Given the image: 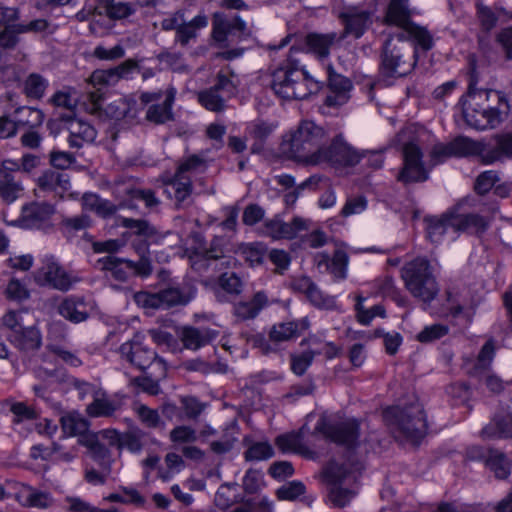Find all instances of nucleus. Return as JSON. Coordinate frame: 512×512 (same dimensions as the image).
Returning <instances> with one entry per match:
<instances>
[{
    "label": "nucleus",
    "instance_id": "f257e3e1",
    "mask_svg": "<svg viewBox=\"0 0 512 512\" xmlns=\"http://www.w3.org/2000/svg\"><path fill=\"white\" fill-rule=\"evenodd\" d=\"M294 51L296 49L292 46L289 58L273 72L271 88L283 99L304 100L317 93L322 84L298 66V62L292 58Z\"/></svg>",
    "mask_w": 512,
    "mask_h": 512
},
{
    "label": "nucleus",
    "instance_id": "f03ea898",
    "mask_svg": "<svg viewBox=\"0 0 512 512\" xmlns=\"http://www.w3.org/2000/svg\"><path fill=\"white\" fill-rule=\"evenodd\" d=\"M383 419L396 437L418 441L427 432L426 416L418 401L386 408L383 411Z\"/></svg>",
    "mask_w": 512,
    "mask_h": 512
},
{
    "label": "nucleus",
    "instance_id": "7ed1b4c3",
    "mask_svg": "<svg viewBox=\"0 0 512 512\" xmlns=\"http://www.w3.org/2000/svg\"><path fill=\"white\" fill-rule=\"evenodd\" d=\"M363 469L360 463L339 464L331 461L324 470L328 500L337 508L348 505L357 494V482Z\"/></svg>",
    "mask_w": 512,
    "mask_h": 512
},
{
    "label": "nucleus",
    "instance_id": "20e7f679",
    "mask_svg": "<svg viewBox=\"0 0 512 512\" xmlns=\"http://www.w3.org/2000/svg\"><path fill=\"white\" fill-rule=\"evenodd\" d=\"M417 60V50L412 43L385 41L380 54L379 75L391 84L395 79L409 75Z\"/></svg>",
    "mask_w": 512,
    "mask_h": 512
},
{
    "label": "nucleus",
    "instance_id": "39448f33",
    "mask_svg": "<svg viewBox=\"0 0 512 512\" xmlns=\"http://www.w3.org/2000/svg\"><path fill=\"white\" fill-rule=\"evenodd\" d=\"M326 133L324 129L316 125L313 121H302L297 129L293 131L288 139H285L281 145L284 153L290 157L314 164V156L319 150L323 149L322 143Z\"/></svg>",
    "mask_w": 512,
    "mask_h": 512
},
{
    "label": "nucleus",
    "instance_id": "423d86ee",
    "mask_svg": "<svg viewBox=\"0 0 512 512\" xmlns=\"http://www.w3.org/2000/svg\"><path fill=\"white\" fill-rule=\"evenodd\" d=\"M401 277L406 289L423 302H431L439 288L428 259L417 257L407 262L401 269Z\"/></svg>",
    "mask_w": 512,
    "mask_h": 512
},
{
    "label": "nucleus",
    "instance_id": "0eeeda50",
    "mask_svg": "<svg viewBox=\"0 0 512 512\" xmlns=\"http://www.w3.org/2000/svg\"><path fill=\"white\" fill-rule=\"evenodd\" d=\"M491 92L489 90L476 91L474 83L470 82L468 99L463 103V116L469 126L478 130H485L494 128L500 123V111L497 108L480 104V101L488 100Z\"/></svg>",
    "mask_w": 512,
    "mask_h": 512
},
{
    "label": "nucleus",
    "instance_id": "6e6552de",
    "mask_svg": "<svg viewBox=\"0 0 512 512\" xmlns=\"http://www.w3.org/2000/svg\"><path fill=\"white\" fill-rule=\"evenodd\" d=\"M196 295V288L191 285L168 286L156 293L140 291L134 294V301L146 309H170L186 306Z\"/></svg>",
    "mask_w": 512,
    "mask_h": 512
},
{
    "label": "nucleus",
    "instance_id": "1a4fd4ad",
    "mask_svg": "<svg viewBox=\"0 0 512 512\" xmlns=\"http://www.w3.org/2000/svg\"><path fill=\"white\" fill-rule=\"evenodd\" d=\"M239 85L240 80L236 73L230 69H222L217 73L213 86L198 92V102L209 111H223L226 101L238 93Z\"/></svg>",
    "mask_w": 512,
    "mask_h": 512
},
{
    "label": "nucleus",
    "instance_id": "9d476101",
    "mask_svg": "<svg viewBox=\"0 0 512 512\" xmlns=\"http://www.w3.org/2000/svg\"><path fill=\"white\" fill-rule=\"evenodd\" d=\"M144 341L145 336L142 333H135L131 340L120 346L121 357L142 371L154 363L160 370V377H164L166 375L164 360L158 357L157 353L150 349Z\"/></svg>",
    "mask_w": 512,
    "mask_h": 512
},
{
    "label": "nucleus",
    "instance_id": "9b49d317",
    "mask_svg": "<svg viewBox=\"0 0 512 512\" xmlns=\"http://www.w3.org/2000/svg\"><path fill=\"white\" fill-rule=\"evenodd\" d=\"M249 35L250 30L239 15L229 19L222 12L213 13L211 38L218 48H228L232 43L231 37L243 39Z\"/></svg>",
    "mask_w": 512,
    "mask_h": 512
},
{
    "label": "nucleus",
    "instance_id": "f8f14e48",
    "mask_svg": "<svg viewBox=\"0 0 512 512\" xmlns=\"http://www.w3.org/2000/svg\"><path fill=\"white\" fill-rule=\"evenodd\" d=\"M375 10L365 5H347L338 14V19L343 25L340 39L348 36L355 39L361 38L373 23Z\"/></svg>",
    "mask_w": 512,
    "mask_h": 512
},
{
    "label": "nucleus",
    "instance_id": "ddd939ff",
    "mask_svg": "<svg viewBox=\"0 0 512 512\" xmlns=\"http://www.w3.org/2000/svg\"><path fill=\"white\" fill-rule=\"evenodd\" d=\"M365 153L349 145L342 135H337L327 147L323 146L317 155L314 156V165L329 163L333 166L352 167L357 165Z\"/></svg>",
    "mask_w": 512,
    "mask_h": 512
},
{
    "label": "nucleus",
    "instance_id": "4468645a",
    "mask_svg": "<svg viewBox=\"0 0 512 512\" xmlns=\"http://www.w3.org/2000/svg\"><path fill=\"white\" fill-rule=\"evenodd\" d=\"M316 432L322 433L330 441L347 447L354 448L359 439V423L355 419H346L334 423L326 422L324 419L318 421Z\"/></svg>",
    "mask_w": 512,
    "mask_h": 512
},
{
    "label": "nucleus",
    "instance_id": "2eb2a0df",
    "mask_svg": "<svg viewBox=\"0 0 512 512\" xmlns=\"http://www.w3.org/2000/svg\"><path fill=\"white\" fill-rule=\"evenodd\" d=\"M37 283L61 292H67L79 278L66 271L53 257H47L34 277Z\"/></svg>",
    "mask_w": 512,
    "mask_h": 512
},
{
    "label": "nucleus",
    "instance_id": "dca6fc26",
    "mask_svg": "<svg viewBox=\"0 0 512 512\" xmlns=\"http://www.w3.org/2000/svg\"><path fill=\"white\" fill-rule=\"evenodd\" d=\"M423 153L413 142L403 146V167L397 175V180L405 185L424 182L428 179V171L422 160Z\"/></svg>",
    "mask_w": 512,
    "mask_h": 512
},
{
    "label": "nucleus",
    "instance_id": "f3484780",
    "mask_svg": "<svg viewBox=\"0 0 512 512\" xmlns=\"http://www.w3.org/2000/svg\"><path fill=\"white\" fill-rule=\"evenodd\" d=\"M23 314H28V309L9 311L3 317V323L12 333L11 343L21 352L27 354L32 349V328L26 325Z\"/></svg>",
    "mask_w": 512,
    "mask_h": 512
},
{
    "label": "nucleus",
    "instance_id": "a211bd4d",
    "mask_svg": "<svg viewBox=\"0 0 512 512\" xmlns=\"http://www.w3.org/2000/svg\"><path fill=\"white\" fill-rule=\"evenodd\" d=\"M95 267L104 274L106 279L120 283L128 282L133 276H138L134 261L114 255L99 258Z\"/></svg>",
    "mask_w": 512,
    "mask_h": 512
},
{
    "label": "nucleus",
    "instance_id": "6ab92c4d",
    "mask_svg": "<svg viewBox=\"0 0 512 512\" xmlns=\"http://www.w3.org/2000/svg\"><path fill=\"white\" fill-rule=\"evenodd\" d=\"M306 328V321L296 322H282L274 324L269 332V340L259 335L254 338L255 346L259 347L264 354L275 351V348L269 344V341L277 344L284 341H289L300 335L301 330Z\"/></svg>",
    "mask_w": 512,
    "mask_h": 512
},
{
    "label": "nucleus",
    "instance_id": "aec40b11",
    "mask_svg": "<svg viewBox=\"0 0 512 512\" xmlns=\"http://www.w3.org/2000/svg\"><path fill=\"white\" fill-rule=\"evenodd\" d=\"M136 71H139L138 62L134 59H127L115 67L95 70L90 76V82L94 86H114L120 80L132 79Z\"/></svg>",
    "mask_w": 512,
    "mask_h": 512
},
{
    "label": "nucleus",
    "instance_id": "412c9836",
    "mask_svg": "<svg viewBox=\"0 0 512 512\" xmlns=\"http://www.w3.org/2000/svg\"><path fill=\"white\" fill-rule=\"evenodd\" d=\"M20 168L17 162L5 160L0 164V197L8 204L14 202L23 194V186L15 179L14 171Z\"/></svg>",
    "mask_w": 512,
    "mask_h": 512
},
{
    "label": "nucleus",
    "instance_id": "4be33fe9",
    "mask_svg": "<svg viewBox=\"0 0 512 512\" xmlns=\"http://www.w3.org/2000/svg\"><path fill=\"white\" fill-rule=\"evenodd\" d=\"M349 257L342 249L335 250L332 257L327 253H317L314 264L321 273H330L335 280H343L347 276Z\"/></svg>",
    "mask_w": 512,
    "mask_h": 512
},
{
    "label": "nucleus",
    "instance_id": "5701e85b",
    "mask_svg": "<svg viewBox=\"0 0 512 512\" xmlns=\"http://www.w3.org/2000/svg\"><path fill=\"white\" fill-rule=\"evenodd\" d=\"M327 73L330 94L326 96L324 103L328 107L342 106L350 98L352 82L347 77L335 73L332 66H328Z\"/></svg>",
    "mask_w": 512,
    "mask_h": 512
},
{
    "label": "nucleus",
    "instance_id": "b1692460",
    "mask_svg": "<svg viewBox=\"0 0 512 512\" xmlns=\"http://www.w3.org/2000/svg\"><path fill=\"white\" fill-rule=\"evenodd\" d=\"M491 218L478 213L454 214L452 217V229L456 232H464L476 237H482L489 229Z\"/></svg>",
    "mask_w": 512,
    "mask_h": 512
},
{
    "label": "nucleus",
    "instance_id": "393cba45",
    "mask_svg": "<svg viewBox=\"0 0 512 512\" xmlns=\"http://www.w3.org/2000/svg\"><path fill=\"white\" fill-rule=\"evenodd\" d=\"M167 187L166 192H173V199L177 209L185 208L191 204L193 184L189 175H182L178 172L163 181Z\"/></svg>",
    "mask_w": 512,
    "mask_h": 512
},
{
    "label": "nucleus",
    "instance_id": "a878e982",
    "mask_svg": "<svg viewBox=\"0 0 512 512\" xmlns=\"http://www.w3.org/2000/svg\"><path fill=\"white\" fill-rule=\"evenodd\" d=\"M484 155V164L487 165L502 162L505 159H512V132L494 135L486 143Z\"/></svg>",
    "mask_w": 512,
    "mask_h": 512
},
{
    "label": "nucleus",
    "instance_id": "bb28decb",
    "mask_svg": "<svg viewBox=\"0 0 512 512\" xmlns=\"http://www.w3.org/2000/svg\"><path fill=\"white\" fill-rule=\"evenodd\" d=\"M177 335L184 348L196 351L211 343L217 337V332L206 327L183 326L178 329Z\"/></svg>",
    "mask_w": 512,
    "mask_h": 512
},
{
    "label": "nucleus",
    "instance_id": "cd10ccee",
    "mask_svg": "<svg viewBox=\"0 0 512 512\" xmlns=\"http://www.w3.org/2000/svg\"><path fill=\"white\" fill-rule=\"evenodd\" d=\"M294 288L306 295L309 302L321 309H333L336 306L335 298L324 294L310 277L304 276L294 282Z\"/></svg>",
    "mask_w": 512,
    "mask_h": 512
},
{
    "label": "nucleus",
    "instance_id": "c85d7f7f",
    "mask_svg": "<svg viewBox=\"0 0 512 512\" xmlns=\"http://www.w3.org/2000/svg\"><path fill=\"white\" fill-rule=\"evenodd\" d=\"M273 303L264 291H257L251 299L239 301L234 305V315L240 320H251Z\"/></svg>",
    "mask_w": 512,
    "mask_h": 512
},
{
    "label": "nucleus",
    "instance_id": "c756f323",
    "mask_svg": "<svg viewBox=\"0 0 512 512\" xmlns=\"http://www.w3.org/2000/svg\"><path fill=\"white\" fill-rule=\"evenodd\" d=\"M67 129L68 143L71 148H81L84 143L94 141L97 134L92 125L78 118H70L67 121Z\"/></svg>",
    "mask_w": 512,
    "mask_h": 512
},
{
    "label": "nucleus",
    "instance_id": "7c9ffc66",
    "mask_svg": "<svg viewBox=\"0 0 512 512\" xmlns=\"http://www.w3.org/2000/svg\"><path fill=\"white\" fill-rule=\"evenodd\" d=\"M176 97V89L169 87L165 91V99L162 104L150 105L146 111V119L155 124H164L173 120L172 106Z\"/></svg>",
    "mask_w": 512,
    "mask_h": 512
},
{
    "label": "nucleus",
    "instance_id": "2f4dec72",
    "mask_svg": "<svg viewBox=\"0 0 512 512\" xmlns=\"http://www.w3.org/2000/svg\"><path fill=\"white\" fill-rule=\"evenodd\" d=\"M207 26L208 17L205 14H198L189 21L184 18L175 34V42L186 47L191 41H196L199 31Z\"/></svg>",
    "mask_w": 512,
    "mask_h": 512
},
{
    "label": "nucleus",
    "instance_id": "473e14b6",
    "mask_svg": "<svg viewBox=\"0 0 512 512\" xmlns=\"http://www.w3.org/2000/svg\"><path fill=\"white\" fill-rule=\"evenodd\" d=\"M340 41H342L340 35L335 32L327 34L309 33L305 37V44L308 50L320 59L327 58L332 45Z\"/></svg>",
    "mask_w": 512,
    "mask_h": 512
},
{
    "label": "nucleus",
    "instance_id": "72a5a7b5",
    "mask_svg": "<svg viewBox=\"0 0 512 512\" xmlns=\"http://www.w3.org/2000/svg\"><path fill=\"white\" fill-rule=\"evenodd\" d=\"M384 23L405 30L412 25L414 22L411 21L408 0H390L385 13Z\"/></svg>",
    "mask_w": 512,
    "mask_h": 512
},
{
    "label": "nucleus",
    "instance_id": "f704fd0d",
    "mask_svg": "<svg viewBox=\"0 0 512 512\" xmlns=\"http://www.w3.org/2000/svg\"><path fill=\"white\" fill-rule=\"evenodd\" d=\"M58 313L72 323L84 322L89 313L85 301L81 298H65L58 306Z\"/></svg>",
    "mask_w": 512,
    "mask_h": 512
},
{
    "label": "nucleus",
    "instance_id": "c9c22d12",
    "mask_svg": "<svg viewBox=\"0 0 512 512\" xmlns=\"http://www.w3.org/2000/svg\"><path fill=\"white\" fill-rule=\"evenodd\" d=\"M55 203L34 201V229L49 233L54 230Z\"/></svg>",
    "mask_w": 512,
    "mask_h": 512
},
{
    "label": "nucleus",
    "instance_id": "e433bc0d",
    "mask_svg": "<svg viewBox=\"0 0 512 512\" xmlns=\"http://www.w3.org/2000/svg\"><path fill=\"white\" fill-rule=\"evenodd\" d=\"M482 435L487 438H512V413L497 414L483 428Z\"/></svg>",
    "mask_w": 512,
    "mask_h": 512
},
{
    "label": "nucleus",
    "instance_id": "4c0bfd02",
    "mask_svg": "<svg viewBox=\"0 0 512 512\" xmlns=\"http://www.w3.org/2000/svg\"><path fill=\"white\" fill-rule=\"evenodd\" d=\"M81 204L83 210L92 211L102 218L110 217L117 212L115 204L91 192L83 194Z\"/></svg>",
    "mask_w": 512,
    "mask_h": 512
},
{
    "label": "nucleus",
    "instance_id": "58836bf2",
    "mask_svg": "<svg viewBox=\"0 0 512 512\" xmlns=\"http://www.w3.org/2000/svg\"><path fill=\"white\" fill-rule=\"evenodd\" d=\"M450 143L455 157L479 156L484 163L486 142L474 141L468 137L459 136Z\"/></svg>",
    "mask_w": 512,
    "mask_h": 512
},
{
    "label": "nucleus",
    "instance_id": "ea45409f",
    "mask_svg": "<svg viewBox=\"0 0 512 512\" xmlns=\"http://www.w3.org/2000/svg\"><path fill=\"white\" fill-rule=\"evenodd\" d=\"M149 239H142L132 242V248L138 254L139 260L134 261L138 277L147 278L153 272L152 261L149 252Z\"/></svg>",
    "mask_w": 512,
    "mask_h": 512
},
{
    "label": "nucleus",
    "instance_id": "a19ab883",
    "mask_svg": "<svg viewBox=\"0 0 512 512\" xmlns=\"http://www.w3.org/2000/svg\"><path fill=\"white\" fill-rule=\"evenodd\" d=\"M499 480H505L511 473V461L506 454L498 449L490 451V457H488L485 465Z\"/></svg>",
    "mask_w": 512,
    "mask_h": 512
},
{
    "label": "nucleus",
    "instance_id": "79ce46f5",
    "mask_svg": "<svg viewBox=\"0 0 512 512\" xmlns=\"http://www.w3.org/2000/svg\"><path fill=\"white\" fill-rule=\"evenodd\" d=\"M452 217H454V213H446L441 217H425L427 235L432 242H439L448 228H452Z\"/></svg>",
    "mask_w": 512,
    "mask_h": 512
},
{
    "label": "nucleus",
    "instance_id": "37998d69",
    "mask_svg": "<svg viewBox=\"0 0 512 512\" xmlns=\"http://www.w3.org/2000/svg\"><path fill=\"white\" fill-rule=\"evenodd\" d=\"M302 430L279 435L275 443L278 448L283 451H292L303 456H309L312 452L302 443Z\"/></svg>",
    "mask_w": 512,
    "mask_h": 512
},
{
    "label": "nucleus",
    "instance_id": "c03bdc74",
    "mask_svg": "<svg viewBox=\"0 0 512 512\" xmlns=\"http://www.w3.org/2000/svg\"><path fill=\"white\" fill-rule=\"evenodd\" d=\"M120 226L130 229L134 235L145 239H157L159 232L149 221L145 219H133L122 217L119 220Z\"/></svg>",
    "mask_w": 512,
    "mask_h": 512
},
{
    "label": "nucleus",
    "instance_id": "a18cd8bd",
    "mask_svg": "<svg viewBox=\"0 0 512 512\" xmlns=\"http://www.w3.org/2000/svg\"><path fill=\"white\" fill-rule=\"evenodd\" d=\"M22 113H27L29 116L32 114V108L29 106L18 107L14 111V118L12 120L0 117V138L5 139L15 135L16 130L26 125L27 119L19 117Z\"/></svg>",
    "mask_w": 512,
    "mask_h": 512
},
{
    "label": "nucleus",
    "instance_id": "49530a36",
    "mask_svg": "<svg viewBox=\"0 0 512 512\" xmlns=\"http://www.w3.org/2000/svg\"><path fill=\"white\" fill-rule=\"evenodd\" d=\"M135 106V101L120 98L108 104L106 108V113L109 117L115 120H132L135 119L137 115Z\"/></svg>",
    "mask_w": 512,
    "mask_h": 512
},
{
    "label": "nucleus",
    "instance_id": "de8ad7c7",
    "mask_svg": "<svg viewBox=\"0 0 512 512\" xmlns=\"http://www.w3.org/2000/svg\"><path fill=\"white\" fill-rule=\"evenodd\" d=\"M118 409L116 402L110 400L104 393L101 396L95 395L92 403L86 408L88 416L97 417H110Z\"/></svg>",
    "mask_w": 512,
    "mask_h": 512
},
{
    "label": "nucleus",
    "instance_id": "09e8293b",
    "mask_svg": "<svg viewBox=\"0 0 512 512\" xmlns=\"http://www.w3.org/2000/svg\"><path fill=\"white\" fill-rule=\"evenodd\" d=\"M495 348L492 340H488L481 348L473 367L469 369L470 376H481L488 372L494 358Z\"/></svg>",
    "mask_w": 512,
    "mask_h": 512
},
{
    "label": "nucleus",
    "instance_id": "8fccbe9b",
    "mask_svg": "<svg viewBox=\"0 0 512 512\" xmlns=\"http://www.w3.org/2000/svg\"><path fill=\"white\" fill-rule=\"evenodd\" d=\"M60 422L64 433L70 436H79L89 430V422L77 412L62 416Z\"/></svg>",
    "mask_w": 512,
    "mask_h": 512
},
{
    "label": "nucleus",
    "instance_id": "3c124183",
    "mask_svg": "<svg viewBox=\"0 0 512 512\" xmlns=\"http://www.w3.org/2000/svg\"><path fill=\"white\" fill-rule=\"evenodd\" d=\"M29 283L30 278L27 276L23 279L13 276L7 284L5 290L6 297L16 302L28 299L30 296Z\"/></svg>",
    "mask_w": 512,
    "mask_h": 512
},
{
    "label": "nucleus",
    "instance_id": "603ef678",
    "mask_svg": "<svg viewBox=\"0 0 512 512\" xmlns=\"http://www.w3.org/2000/svg\"><path fill=\"white\" fill-rule=\"evenodd\" d=\"M274 128L272 123L263 120H256L250 125L249 133L257 141L251 147L252 152L262 149L263 142L273 133Z\"/></svg>",
    "mask_w": 512,
    "mask_h": 512
},
{
    "label": "nucleus",
    "instance_id": "864d4df0",
    "mask_svg": "<svg viewBox=\"0 0 512 512\" xmlns=\"http://www.w3.org/2000/svg\"><path fill=\"white\" fill-rule=\"evenodd\" d=\"M32 30V22L27 25H6L0 27V47L13 48L17 41V34Z\"/></svg>",
    "mask_w": 512,
    "mask_h": 512
},
{
    "label": "nucleus",
    "instance_id": "5fc2aeb1",
    "mask_svg": "<svg viewBox=\"0 0 512 512\" xmlns=\"http://www.w3.org/2000/svg\"><path fill=\"white\" fill-rule=\"evenodd\" d=\"M406 31L414 40V43L412 45L416 49L417 46H419L422 50L428 51L433 47V37L430 34V32L424 27H420L413 23L406 29Z\"/></svg>",
    "mask_w": 512,
    "mask_h": 512
},
{
    "label": "nucleus",
    "instance_id": "6e6d98bb",
    "mask_svg": "<svg viewBox=\"0 0 512 512\" xmlns=\"http://www.w3.org/2000/svg\"><path fill=\"white\" fill-rule=\"evenodd\" d=\"M111 472L112 469L109 468L108 465L106 467H100V470H97L94 466L86 464L83 478L90 485L102 486L106 484Z\"/></svg>",
    "mask_w": 512,
    "mask_h": 512
},
{
    "label": "nucleus",
    "instance_id": "4d7b16f0",
    "mask_svg": "<svg viewBox=\"0 0 512 512\" xmlns=\"http://www.w3.org/2000/svg\"><path fill=\"white\" fill-rule=\"evenodd\" d=\"M279 239H293L303 230L308 229L307 221L301 217H294L290 223L279 219Z\"/></svg>",
    "mask_w": 512,
    "mask_h": 512
},
{
    "label": "nucleus",
    "instance_id": "13d9d810",
    "mask_svg": "<svg viewBox=\"0 0 512 512\" xmlns=\"http://www.w3.org/2000/svg\"><path fill=\"white\" fill-rule=\"evenodd\" d=\"M273 455L274 450L268 442H255L244 453L247 461H263L271 458Z\"/></svg>",
    "mask_w": 512,
    "mask_h": 512
},
{
    "label": "nucleus",
    "instance_id": "bf43d9fd",
    "mask_svg": "<svg viewBox=\"0 0 512 512\" xmlns=\"http://www.w3.org/2000/svg\"><path fill=\"white\" fill-rule=\"evenodd\" d=\"M133 410L146 427L157 428L160 425L161 419L157 410L139 403L134 405Z\"/></svg>",
    "mask_w": 512,
    "mask_h": 512
},
{
    "label": "nucleus",
    "instance_id": "052dcab7",
    "mask_svg": "<svg viewBox=\"0 0 512 512\" xmlns=\"http://www.w3.org/2000/svg\"><path fill=\"white\" fill-rule=\"evenodd\" d=\"M180 402L185 418L189 420H196L205 409V404L193 396L182 397Z\"/></svg>",
    "mask_w": 512,
    "mask_h": 512
},
{
    "label": "nucleus",
    "instance_id": "680f3d73",
    "mask_svg": "<svg viewBox=\"0 0 512 512\" xmlns=\"http://www.w3.org/2000/svg\"><path fill=\"white\" fill-rule=\"evenodd\" d=\"M498 181L499 177L496 171H484L476 178L474 189L479 195H485Z\"/></svg>",
    "mask_w": 512,
    "mask_h": 512
},
{
    "label": "nucleus",
    "instance_id": "e2e57ef3",
    "mask_svg": "<svg viewBox=\"0 0 512 512\" xmlns=\"http://www.w3.org/2000/svg\"><path fill=\"white\" fill-rule=\"evenodd\" d=\"M477 18L485 33H489L498 21V15L491 8L481 4L477 5Z\"/></svg>",
    "mask_w": 512,
    "mask_h": 512
},
{
    "label": "nucleus",
    "instance_id": "0e129e2a",
    "mask_svg": "<svg viewBox=\"0 0 512 512\" xmlns=\"http://www.w3.org/2000/svg\"><path fill=\"white\" fill-rule=\"evenodd\" d=\"M306 491L305 485L300 481H292L281 486L277 491V497L280 500L293 501Z\"/></svg>",
    "mask_w": 512,
    "mask_h": 512
},
{
    "label": "nucleus",
    "instance_id": "69168bd1",
    "mask_svg": "<svg viewBox=\"0 0 512 512\" xmlns=\"http://www.w3.org/2000/svg\"><path fill=\"white\" fill-rule=\"evenodd\" d=\"M220 287L229 294L239 295L243 289L241 278L236 273H223L219 277Z\"/></svg>",
    "mask_w": 512,
    "mask_h": 512
},
{
    "label": "nucleus",
    "instance_id": "338daca9",
    "mask_svg": "<svg viewBox=\"0 0 512 512\" xmlns=\"http://www.w3.org/2000/svg\"><path fill=\"white\" fill-rule=\"evenodd\" d=\"M448 331L449 329L446 325L433 324L426 326L421 332L418 333L416 338L421 343H429L444 337L447 335Z\"/></svg>",
    "mask_w": 512,
    "mask_h": 512
},
{
    "label": "nucleus",
    "instance_id": "774afa93",
    "mask_svg": "<svg viewBox=\"0 0 512 512\" xmlns=\"http://www.w3.org/2000/svg\"><path fill=\"white\" fill-rule=\"evenodd\" d=\"M496 42L504 52L507 61L512 60V26L501 29L496 34Z\"/></svg>",
    "mask_w": 512,
    "mask_h": 512
}]
</instances>
